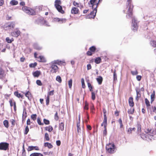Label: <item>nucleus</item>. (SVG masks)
Wrapping results in <instances>:
<instances>
[{"label": "nucleus", "instance_id": "obj_51", "mask_svg": "<svg viewBox=\"0 0 156 156\" xmlns=\"http://www.w3.org/2000/svg\"><path fill=\"white\" fill-rule=\"evenodd\" d=\"M29 131V129L28 126H27L25 128V131L24 132L25 134H27Z\"/></svg>", "mask_w": 156, "mask_h": 156}, {"label": "nucleus", "instance_id": "obj_2", "mask_svg": "<svg viewBox=\"0 0 156 156\" xmlns=\"http://www.w3.org/2000/svg\"><path fill=\"white\" fill-rule=\"evenodd\" d=\"M55 6L57 10L62 13H64V11L62 9V6L60 5L61 2L60 0H56L55 2Z\"/></svg>", "mask_w": 156, "mask_h": 156}, {"label": "nucleus", "instance_id": "obj_27", "mask_svg": "<svg viewBox=\"0 0 156 156\" xmlns=\"http://www.w3.org/2000/svg\"><path fill=\"white\" fill-rule=\"evenodd\" d=\"M3 124L4 126L7 128L9 127V122L7 120H5L3 122Z\"/></svg>", "mask_w": 156, "mask_h": 156}, {"label": "nucleus", "instance_id": "obj_46", "mask_svg": "<svg viewBox=\"0 0 156 156\" xmlns=\"http://www.w3.org/2000/svg\"><path fill=\"white\" fill-rule=\"evenodd\" d=\"M151 103H152L153 101H154L155 98V95H151Z\"/></svg>", "mask_w": 156, "mask_h": 156}, {"label": "nucleus", "instance_id": "obj_32", "mask_svg": "<svg viewBox=\"0 0 156 156\" xmlns=\"http://www.w3.org/2000/svg\"><path fill=\"white\" fill-rule=\"evenodd\" d=\"M37 63L36 62L33 63H31L29 65V67L30 68H34L37 65Z\"/></svg>", "mask_w": 156, "mask_h": 156}, {"label": "nucleus", "instance_id": "obj_41", "mask_svg": "<svg viewBox=\"0 0 156 156\" xmlns=\"http://www.w3.org/2000/svg\"><path fill=\"white\" fill-rule=\"evenodd\" d=\"M113 78L114 81H115L116 80H117V75L115 72V70L113 73Z\"/></svg>", "mask_w": 156, "mask_h": 156}, {"label": "nucleus", "instance_id": "obj_6", "mask_svg": "<svg viewBox=\"0 0 156 156\" xmlns=\"http://www.w3.org/2000/svg\"><path fill=\"white\" fill-rule=\"evenodd\" d=\"M22 9L23 11L29 14L32 15L35 14V12L34 10L29 9L27 7H23Z\"/></svg>", "mask_w": 156, "mask_h": 156}, {"label": "nucleus", "instance_id": "obj_18", "mask_svg": "<svg viewBox=\"0 0 156 156\" xmlns=\"http://www.w3.org/2000/svg\"><path fill=\"white\" fill-rule=\"evenodd\" d=\"M96 80L99 85H101L103 81V78L101 76H99L96 78Z\"/></svg>", "mask_w": 156, "mask_h": 156}, {"label": "nucleus", "instance_id": "obj_62", "mask_svg": "<svg viewBox=\"0 0 156 156\" xmlns=\"http://www.w3.org/2000/svg\"><path fill=\"white\" fill-rule=\"evenodd\" d=\"M136 78L138 81H140L141 79V77L140 76H137Z\"/></svg>", "mask_w": 156, "mask_h": 156}, {"label": "nucleus", "instance_id": "obj_25", "mask_svg": "<svg viewBox=\"0 0 156 156\" xmlns=\"http://www.w3.org/2000/svg\"><path fill=\"white\" fill-rule=\"evenodd\" d=\"M104 120L102 123H107L106 113H104Z\"/></svg>", "mask_w": 156, "mask_h": 156}, {"label": "nucleus", "instance_id": "obj_45", "mask_svg": "<svg viewBox=\"0 0 156 156\" xmlns=\"http://www.w3.org/2000/svg\"><path fill=\"white\" fill-rule=\"evenodd\" d=\"M135 128H130L129 129H128V130L127 131L128 133H131V131L133 130H135Z\"/></svg>", "mask_w": 156, "mask_h": 156}, {"label": "nucleus", "instance_id": "obj_13", "mask_svg": "<svg viewBox=\"0 0 156 156\" xmlns=\"http://www.w3.org/2000/svg\"><path fill=\"white\" fill-rule=\"evenodd\" d=\"M107 126V123H102L101 124V126H104V130L103 131V135L104 136L106 135L107 134L106 127Z\"/></svg>", "mask_w": 156, "mask_h": 156}, {"label": "nucleus", "instance_id": "obj_37", "mask_svg": "<svg viewBox=\"0 0 156 156\" xmlns=\"http://www.w3.org/2000/svg\"><path fill=\"white\" fill-rule=\"evenodd\" d=\"M134 109L133 108H131L130 110L128 111V113L129 114H133L134 112Z\"/></svg>", "mask_w": 156, "mask_h": 156}, {"label": "nucleus", "instance_id": "obj_50", "mask_svg": "<svg viewBox=\"0 0 156 156\" xmlns=\"http://www.w3.org/2000/svg\"><path fill=\"white\" fill-rule=\"evenodd\" d=\"M81 83L82 87L83 88H84L85 87V86L84 84V80L83 78L81 79Z\"/></svg>", "mask_w": 156, "mask_h": 156}, {"label": "nucleus", "instance_id": "obj_38", "mask_svg": "<svg viewBox=\"0 0 156 156\" xmlns=\"http://www.w3.org/2000/svg\"><path fill=\"white\" fill-rule=\"evenodd\" d=\"M72 84V80L71 79L68 81V85L70 88H71Z\"/></svg>", "mask_w": 156, "mask_h": 156}, {"label": "nucleus", "instance_id": "obj_17", "mask_svg": "<svg viewBox=\"0 0 156 156\" xmlns=\"http://www.w3.org/2000/svg\"><path fill=\"white\" fill-rule=\"evenodd\" d=\"M78 9L76 7H73L71 10V13L72 14H76L78 13Z\"/></svg>", "mask_w": 156, "mask_h": 156}, {"label": "nucleus", "instance_id": "obj_44", "mask_svg": "<svg viewBox=\"0 0 156 156\" xmlns=\"http://www.w3.org/2000/svg\"><path fill=\"white\" fill-rule=\"evenodd\" d=\"M44 123L46 125H48L50 124V122L49 120L44 119L43 120Z\"/></svg>", "mask_w": 156, "mask_h": 156}, {"label": "nucleus", "instance_id": "obj_30", "mask_svg": "<svg viewBox=\"0 0 156 156\" xmlns=\"http://www.w3.org/2000/svg\"><path fill=\"white\" fill-rule=\"evenodd\" d=\"M14 95L17 97L20 98V97H22V95L21 94L19 93L18 92L16 91L14 92Z\"/></svg>", "mask_w": 156, "mask_h": 156}, {"label": "nucleus", "instance_id": "obj_63", "mask_svg": "<svg viewBox=\"0 0 156 156\" xmlns=\"http://www.w3.org/2000/svg\"><path fill=\"white\" fill-rule=\"evenodd\" d=\"M141 97V95H137L136 96V100L137 101H138L139 99V98H140Z\"/></svg>", "mask_w": 156, "mask_h": 156}, {"label": "nucleus", "instance_id": "obj_3", "mask_svg": "<svg viewBox=\"0 0 156 156\" xmlns=\"http://www.w3.org/2000/svg\"><path fill=\"white\" fill-rule=\"evenodd\" d=\"M127 5H129L127 14L128 15L129 17H131L132 16V10L133 6L131 4V0H127Z\"/></svg>", "mask_w": 156, "mask_h": 156}, {"label": "nucleus", "instance_id": "obj_8", "mask_svg": "<svg viewBox=\"0 0 156 156\" xmlns=\"http://www.w3.org/2000/svg\"><path fill=\"white\" fill-rule=\"evenodd\" d=\"M9 144L6 142H2L0 143V150L6 151L9 150Z\"/></svg>", "mask_w": 156, "mask_h": 156}, {"label": "nucleus", "instance_id": "obj_23", "mask_svg": "<svg viewBox=\"0 0 156 156\" xmlns=\"http://www.w3.org/2000/svg\"><path fill=\"white\" fill-rule=\"evenodd\" d=\"M10 3L12 5H17L18 4V2L15 0H12L10 1Z\"/></svg>", "mask_w": 156, "mask_h": 156}, {"label": "nucleus", "instance_id": "obj_20", "mask_svg": "<svg viewBox=\"0 0 156 156\" xmlns=\"http://www.w3.org/2000/svg\"><path fill=\"white\" fill-rule=\"evenodd\" d=\"M15 23L14 22H11L8 24V27H10V28H13L15 27Z\"/></svg>", "mask_w": 156, "mask_h": 156}, {"label": "nucleus", "instance_id": "obj_12", "mask_svg": "<svg viewBox=\"0 0 156 156\" xmlns=\"http://www.w3.org/2000/svg\"><path fill=\"white\" fill-rule=\"evenodd\" d=\"M6 75V74L4 71L2 69H0V78L2 79L5 78Z\"/></svg>", "mask_w": 156, "mask_h": 156}, {"label": "nucleus", "instance_id": "obj_58", "mask_svg": "<svg viewBox=\"0 0 156 156\" xmlns=\"http://www.w3.org/2000/svg\"><path fill=\"white\" fill-rule=\"evenodd\" d=\"M137 130L138 132H140L141 131V128L140 125H138Z\"/></svg>", "mask_w": 156, "mask_h": 156}, {"label": "nucleus", "instance_id": "obj_56", "mask_svg": "<svg viewBox=\"0 0 156 156\" xmlns=\"http://www.w3.org/2000/svg\"><path fill=\"white\" fill-rule=\"evenodd\" d=\"M88 105V104L86 102L85 103V106H84V108L87 110H88L89 109Z\"/></svg>", "mask_w": 156, "mask_h": 156}, {"label": "nucleus", "instance_id": "obj_42", "mask_svg": "<svg viewBox=\"0 0 156 156\" xmlns=\"http://www.w3.org/2000/svg\"><path fill=\"white\" fill-rule=\"evenodd\" d=\"M91 98L93 100H94L95 99V93L93 91L91 92Z\"/></svg>", "mask_w": 156, "mask_h": 156}, {"label": "nucleus", "instance_id": "obj_52", "mask_svg": "<svg viewBox=\"0 0 156 156\" xmlns=\"http://www.w3.org/2000/svg\"><path fill=\"white\" fill-rule=\"evenodd\" d=\"M49 98L48 96L47 97L46 100V105H48L49 104Z\"/></svg>", "mask_w": 156, "mask_h": 156}, {"label": "nucleus", "instance_id": "obj_39", "mask_svg": "<svg viewBox=\"0 0 156 156\" xmlns=\"http://www.w3.org/2000/svg\"><path fill=\"white\" fill-rule=\"evenodd\" d=\"M56 80L58 81L59 83H60L62 82L61 78L60 76H58L56 78Z\"/></svg>", "mask_w": 156, "mask_h": 156}, {"label": "nucleus", "instance_id": "obj_10", "mask_svg": "<svg viewBox=\"0 0 156 156\" xmlns=\"http://www.w3.org/2000/svg\"><path fill=\"white\" fill-rule=\"evenodd\" d=\"M37 54L36 52H35L34 53V56L35 58H37L39 59L38 61L40 62H46V59L44 58L41 56H39L38 57H37Z\"/></svg>", "mask_w": 156, "mask_h": 156}, {"label": "nucleus", "instance_id": "obj_33", "mask_svg": "<svg viewBox=\"0 0 156 156\" xmlns=\"http://www.w3.org/2000/svg\"><path fill=\"white\" fill-rule=\"evenodd\" d=\"M145 101L146 105L147 107H148L150 106V104L149 101L147 98H146L145 99Z\"/></svg>", "mask_w": 156, "mask_h": 156}, {"label": "nucleus", "instance_id": "obj_53", "mask_svg": "<svg viewBox=\"0 0 156 156\" xmlns=\"http://www.w3.org/2000/svg\"><path fill=\"white\" fill-rule=\"evenodd\" d=\"M66 21V19H59L58 18L57 21L58 22L62 21V23H63V22H65Z\"/></svg>", "mask_w": 156, "mask_h": 156}, {"label": "nucleus", "instance_id": "obj_47", "mask_svg": "<svg viewBox=\"0 0 156 156\" xmlns=\"http://www.w3.org/2000/svg\"><path fill=\"white\" fill-rule=\"evenodd\" d=\"M37 122L38 124L39 125H44L43 123H41V121L40 119L39 118H38L37 119Z\"/></svg>", "mask_w": 156, "mask_h": 156}, {"label": "nucleus", "instance_id": "obj_35", "mask_svg": "<svg viewBox=\"0 0 156 156\" xmlns=\"http://www.w3.org/2000/svg\"><path fill=\"white\" fill-rule=\"evenodd\" d=\"M96 1V0H90L89 2V4H90V3L92 5V9L94 8V3Z\"/></svg>", "mask_w": 156, "mask_h": 156}, {"label": "nucleus", "instance_id": "obj_16", "mask_svg": "<svg viewBox=\"0 0 156 156\" xmlns=\"http://www.w3.org/2000/svg\"><path fill=\"white\" fill-rule=\"evenodd\" d=\"M41 73L40 71L37 70L33 73V75L34 77H38Z\"/></svg>", "mask_w": 156, "mask_h": 156}, {"label": "nucleus", "instance_id": "obj_49", "mask_svg": "<svg viewBox=\"0 0 156 156\" xmlns=\"http://www.w3.org/2000/svg\"><path fill=\"white\" fill-rule=\"evenodd\" d=\"M36 83L39 86H42V84L41 81V80H37L36 81Z\"/></svg>", "mask_w": 156, "mask_h": 156}, {"label": "nucleus", "instance_id": "obj_26", "mask_svg": "<svg viewBox=\"0 0 156 156\" xmlns=\"http://www.w3.org/2000/svg\"><path fill=\"white\" fill-rule=\"evenodd\" d=\"M101 58L100 57H98L95 59L94 62L98 64L101 62Z\"/></svg>", "mask_w": 156, "mask_h": 156}, {"label": "nucleus", "instance_id": "obj_43", "mask_svg": "<svg viewBox=\"0 0 156 156\" xmlns=\"http://www.w3.org/2000/svg\"><path fill=\"white\" fill-rule=\"evenodd\" d=\"M54 119H55L56 121L58 120L59 119V117L58 115V113L57 112H56V113L55 115Z\"/></svg>", "mask_w": 156, "mask_h": 156}, {"label": "nucleus", "instance_id": "obj_9", "mask_svg": "<svg viewBox=\"0 0 156 156\" xmlns=\"http://www.w3.org/2000/svg\"><path fill=\"white\" fill-rule=\"evenodd\" d=\"M98 3L97 4V5L96 7L94 9L93 11L91 12L90 13L88 17H87V18H94L95 16L96 13L97 12V6L98 5Z\"/></svg>", "mask_w": 156, "mask_h": 156}, {"label": "nucleus", "instance_id": "obj_1", "mask_svg": "<svg viewBox=\"0 0 156 156\" xmlns=\"http://www.w3.org/2000/svg\"><path fill=\"white\" fill-rule=\"evenodd\" d=\"M145 137H147L151 140L156 139V129L148 128L145 129Z\"/></svg>", "mask_w": 156, "mask_h": 156}, {"label": "nucleus", "instance_id": "obj_15", "mask_svg": "<svg viewBox=\"0 0 156 156\" xmlns=\"http://www.w3.org/2000/svg\"><path fill=\"white\" fill-rule=\"evenodd\" d=\"M129 105L130 107H133L134 105V103L133 102V98L132 97H130L129 99Z\"/></svg>", "mask_w": 156, "mask_h": 156}, {"label": "nucleus", "instance_id": "obj_48", "mask_svg": "<svg viewBox=\"0 0 156 156\" xmlns=\"http://www.w3.org/2000/svg\"><path fill=\"white\" fill-rule=\"evenodd\" d=\"M45 138L46 140L47 141H48L50 139L49 137V135L47 133H46L45 134Z\"/></svg>", "mask_w": 156, "mask_h": 156}, {"label": "nucleus", "instance_id": "obj_36", "mask_svg": "<svg viewBox=\"0 0 156 156\" xmlns=\"http://www.w3.org/2000/svg\"><path fill=\"white\" fill-rule=\"evenodd\" d=\"M96 48L94 46H92L90 47L89 48V50L92 52H94L96 50Z\"/></svg>", "mask_w": 156, "mask_h": 156}, {"label": "nucleus", "instance_id": "obj_22", "mask_svg": "<svg viewBox=\"0 0 156 156\" xmlns=\"http://www.w3.org/2000/svg\"><path fill=\"white\" fill-rule=\"evenodd\" d=\"M44 145L45 147H48L49 148H51L53 147L52 145L48 142L45 143Z\"/></svg>", "mask_w": 156, "mask_h": 156}, {"label": "nucleus", "instance_id": "obj_5", "mask_svg": "<svg viewBox=\"0 0 156 156\" xmlns=\"http://www.w3.org/2000/svg\"><path fill=\"white\" fill-rule=\"evenodd\" d=\"M115 147L114 144L109 143L106 145V149L109 153H113L115 152Z\"/></svg>", "mask_w": 156, "mask_h": 156}, {"label": "nucleus", "instance_id": "obj_11", "mask_svg": "<svg viewBox=\"0 0 156 156\" xmlns=\"http://www.w3.org/2000/svg\"><path fill=\"white\" fill-rule=\"evenodd\" d=\"M20 34V30H17L12 32L11 34L13 37H17Z\"/></svg>", "mask_w": 156, "mask_h": 156}, {"label": "nucleus", "instance_id": "obj_14", "mask_svg": "<svg viewBox=\"0 0 156 156\" xmlns=\"http://www.w3.org/2000/svg\"><path fill=\"white\" fill-rule=\"evenodd\" d=\"M34 149L36 150H39V148L37 146H30L28 147L27 150L28 151H30Z\"/></svg>", "mask_w": 156, "mask_h": 156}, {"label": "nucleus", "instance_id": "obj_31", "mask_svg": "<svg viewBox=\"0 0 156 156\" xmlns=\"http://www.w3.org/2000/svg\"><path fill=\"white\" fill-rule=\"evenodd\" d=\"M37 115L36 114H32L31 115V118L34 121L36 120L37 118Z\"/></svg>", "mask_w": 156, "mask_h": 156}, {"label": "nucleus", "instance_id": "obj_29", "mask_svg": "<svg viewBox=\"0 0 156 156\" xmlns=\"http://www.w3.org/2000/svg\"><path fill=\"white\" fill-rule=\"evenodd\" d=\"M23 116L25 117V118H26L27 116V113L26 112V109L25 108H23Z\"/></svg>", "mask_w": 156, "mask_h": 156}, {"label": "nucleus", "instance_id": "obj_59", "mask_svg": "<svg viewBox=\"0 0 156 156\" xmlns=\"http://www.w3.org/2000/svg\"><path fill=\"white\" fill-rule=\"evenodd\" d=\"M91 52H92L90 51H87V54L88 55L91 56L92 54Z\"/></svg>", "mask_w": 156, "mask_h": 156}, {"label": "nucleus", "instance_id": "obj_21", "mask_svg": "<svg viewBox=\"0 0 156 156\" xmlns=\"http://www.w3.org/2000/svg\"><path fill=\"white\" fill-rule=\"evenodd\" d=\"M30 156H43V155L40 153H34L31 154Z\"/></svg>", "mask_w": 156, "mask_h": 156}, {"label": "nucleus", "instance_id": "obj_4", "mask_svg": "<svg viewBox=\"0 0 156 156\" xmlns=\"http://www.w3.org/2000/svg\"><path fill=\"white\" fill-rule=\"evenodd\" d=\"M57 63V61H55L54 62H52L50 64L51 65L50 68L51 69L50 72L52 73H55L58 70V67L55 64Z\"/></svg>", "mask_w": 156, "mask_h": 156}, {"label": "nucleus", "instance_id": "obj_7", "mask_svg": "<svg viewBox=\"0 0 156 156\" xmlns=\"http://www.w3.org/2000/svg\"><path fill=\"white\" fill-rule=\"evenodd\" d=\"M132 21V29L134 31H137L138 27L137 21L134 18H133Z\"/></svg>", "mask_w": 156, "mask_h": 156}, {"label": "nucleus", "instance_id": "obj_61", "mask_svg": "<svg viewBox=\"0 0 156 156\" xmlns=\"http://www.w3.org/2000/svg\"><path fill=\"white\" fill-rule=\"evenodd\" d=\"M56 144L57 146H59L61 144V141L59 140H57L56 141Z\"/></svg>", "mask_w": 156, "mask_h": 156}, {"label": "nucleus", "instance_id": "obj_64", "mask_svg": "<svg viewBox=\"0 0 156 156\" xmlns=\"http://www.w3.org/2000/svg\"><path fill=\"white\" fill-rule=\"evenodd\" d=\"M27 125H30V120L29 119H28L27 122Z\"/></svg>", "mask_w": 156, "mask_h": 156}, {"label": "nucleus", "instance_id": "obj_54", "mask_svg": "<svg viewBox=\"0 0 156 156\" xmlns=\"http://www.w3.org/2000/svg\"><path fill=\"white\" fill-rule=\"evenodd\" d=\"M131 73L133 75H136L138 74V72L136 70H135L134 71H131Z\"/></svg>", "mask_w": 156, "mask_h": 156}, {"label": "nucleus", "instance_id": "obj_55", "mask_svg": "<svg viewBox=\"0 0 156 156\" xmlns=\"http://www.w3.org/2000/svg\"><path fill=\"white\" fill-rule=\"evenodd\" d=\"M25 95L26 97H27L29 99V97L30 96V94L29 91H28L26 93Z\"/></svg>", "mask_w": 156, "mask_h": 156}, {"label": "nucleus", "instance_id": "obj_24", "mask_svg": "<svg viewBox=\"0 0 156 156\" xmlns=\"http://www.w3.org/2000/svg\"><path fill=\"white\" fill-rule=\"evenodd\" d=\"M53 129V127L51 126L46 127L45 130L48 131L49 132H51Z\"/></svg>", "mask_w": 156, "mask_h": 156}, {"label": "nucleus", "instance_id": "obj_57", "mask_svg": "<svg viewBox=\"0 0 156 156\" xmlns=\"http://www.w3.org/2000/svg\"><path fill=\"white\" fill-rule=\"evenodd\" d=\"M6 41L8 43H11L12 42V41L9 39V37L6 38Z\"/></svg>", "mask_w": 156, "mask_h": 156}, {"label": "nucleus", "instance_id": "obj_19", "mask_svg": "<svg viewBox=\"0 0 156 156\" xmlns=\"http://www.w3.org/2000/svg\"><path fill=\"white\" fill-rule=\"evenodd\" d=\"M64 123L63 122H61L59 124V129L62 131H63L64 127Z\"/></svg>", "mask_w": 156, "mask_h": 156}, {"label": "nucleus", "instance_id": "obj_40", "mask_svg": "<svg viewBox=\"0 0 156 156\" xmlns=\"http://www.w3.org/2000/svg\"><path fill=\"white\" fill-rule=\"evenodd\" d=\"M80 123H77V131L78 133H79L81 131L80 128Z\"/></svg>", "mask_w": 156, "mask_h": 156}, {"label": "nucleus", "instance_id": "obj_34", "mask_svg": "<svg viewBox=\"0 0 156 156\" xmlns=\"http://www.w3.org/2000/svg\"><path fill=\"white\" fill-rule=\"evenodd\" d=\"M87 85H88V87L89 89L90 90L91 92L93 91V90H92L93 87L92 86L90 83L88 82L87 83Z\"/></svg>", "mask_w": 156, "mask_h": 156}, {"label": "nucleus", "instance_id": "obj_28", "mask_svg": "<svg viewBox=\"0 0 156 156\" xmlns=\"http://www.w3.org/2000/svg\"><path fill=\"white\" fill-rule=\"evenodd\" d=\"M34 48L36 49L39 50L41 49V48L39 47L37 44H34Z\"/></svg>", "mask_w": 156, "mask_h": 156}, {"label": "nucleus", "instance_id": "obj_60", "mask_svg": "<svg viewBox=\"0 0 156 156\" xmlns=\"http://www.w3.org/2000/svg\"><path fill=\"white\" fill-rule=\"evenodd\" d=\"M87 69L88 70L90 69L91 68V66L90 64H88L87 66Z\"/></svg>", "mask_w": 156, "mask_h": 156}]
</instances>
